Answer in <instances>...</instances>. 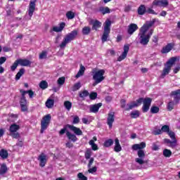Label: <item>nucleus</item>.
<instances>
[{"label":"nucleus","instance_id":"nucleus-47","mask_svg":"<svg viewBox=\"0 0 180 180\" xmlns=\"http://www.w3.org/2000/svg\"><path fill=\"white\" fill-rule=\"evenodd\" d=\"M113 146V141L112 139H108L104 142V147H110Z\"/></svg>","mask_w":180,"mask_h":180},{"label":"nucleus","instance_id":"nucleus-13","mask_svg":"<svg viewBox=\"0 0 180 180\" xmlns=\"http://www.w3.org/2000/svg\"><path fill=\"white\" fill-rule=\"evenodd\" d=\"M66 127H68V129H70V130L73 131V133H75L76 136H82V131L81 130V129L71 124H67Z\"/></svg>","mask_w":180,"mask_h":180},{"label":"nucleus","instance_id":"nucleus-39","mask_svg":"<svg viewBox=\"0 0 180 180\" xmlns=\"http://www.w3.org/2000/svg\"><path fill=\"white\" fill-rule=\"evenodd\" d=\"M23 74H25V69L24 68H21L19 70V72L17 73V75H15L16 81L20 79V77H22V75H23Z\"/></svg>","mask_w":180,"mask_h":180},{"label":"nucleus","instance_id":"nucleus-59","mask_svg":"<svg viewBox=\"0 0 180 180\" xmlns=\"http://www.w3.org/2000/svg\"><path fill=\"white\" fill-rule=\"evenodd\" d=\"M146 13H150V15H157V13H155V11H154V10H153L152 8H148L146 10Z\"/></svg>","mask_w":180,"mask_h":180},{"label":"nucleus","instance_id":"nucleus-32","mask_svg":"<svg viewBox=\"0 0 180 180\" xmlns=\"http://www.w3.org/2000/svg\"><path fill=\"white\" fill-rule=\"evenodd\" d=\"M82 33L84 36H88L91 33V27H84L82 30Z\"/></svg>","mask_w":180,"mask_h":180},{"label":"nucleus","instance_id":"nucleus-12","mask_svg":"<svg viewBox=\"0 0 180 180\" xmlns=\"http://www.w3.org/2000/svg\"><path fill=\"white\" fill-rule=\"evenodd\" d=\"M115 122V112H110L108 115L107 117V124L110 129H112L113 123Z\"/></svg>","mask_w":180,"mask_h":180},{"label":"nucleus","instance_id":"nucleus-36","mask_svg":"<svg viewBox=\"0 0 180 180\" xmlns=\"http://www.w3.org/2000/svg\"><path fill=\"white\" fill-rule=\"evenodd\" d=\"M175 105H178V103H176L174 101H169L167 104V110H169V112H171V110L174 109Z\"/></svg>","mask_w":180,"mask_h":180},{"label":"nucleus","instance_id":"nucleus-20","mask_svg":"<svg viewBox=\"0 0 180 180\" xmlns=\"http://www.w3.org/2000/svg\"><path fill=\"white\" fill-rule=\"evenodd\" d=\"M91 25L92 30H98L102 26V22L98 20H92Z\"/></svg>","mask_w":180,"mask_h":180},{"label":"nucleus","instance_id":"nucleus-27","mask_svg":"<svg viewBox=\"0 0 180 180\" xmlns=\"http://www.w3.org/2000/svg\"><path fill=\"white\" fill-rule=\"evenodd\" d=\"M66 136L69 140H71L73 143H75V141H77L78 138H77V136L74 134H71L70 131H66Z\"/></svg>","mask_w":180,"mask_h":180},{"label":"nucleus","instance_id":"nucleus-14","mask_svg":"<svg viewBox=\"0 0 180 180\" xmlns=\"http://www.w3.org/2000/svg\"><path fill=\"white\" fill-rule=\"evenodd\" d=\"M130 47L128 45L124 46V51L122 52V55L119 56L117 58V61H123L124 58L127 57V53H129Z\"/></svg>","mask_w":180,"mask_h":180},{"label":"nucleus","instance_id":"nucleus-10","mask_svg":"<svg viewBox=\"0 0 180 180\" xmlns=\"http://www.w3.org/2000/svg\"><path fill=\"white\" fill-rule=\"evenodd\" d=\"M143 103V98H139L136 101H134L129 104H127V107L125 108V110H131L134 108H137L140 106Z\"/></svg>","mask_w":180,"mask_h":180},{"label":"nucleus","instance_id":"nucleus-44","mask_svg":"<svg viewBox=\"0 0 180 180\" xmlns=\"http://www.w3.org/2000/svg\"><path fill=\"white\" fill-rule=\"evenodd\" d=\"M89 143L90 146H91V148L94 150V151H96V150H98V145L94 142V140L89 141Z\"/></svg>","mask_w":180,"mask_h":180},{"label":"nucleus","instance_id":"nucleus-15","mask_svg":"<svg viewBox=\"0 0 180 180\" xmlns=\"http://www.w3.org/2000/svg\"><path fill=\"white\" fill-rule=\"evenodd\" d=\"M174 46H175L174 43L167 44V46H164L162 49L161 50L162 54H167V53H169V51H171V50L174 49Z\"/></svg>","mask_w":180,"mask_h":180},{"label":"nucleus","instance_id":"nucleus-8","mask_svg":"<svg viewBox=\"0 0 180 180\" xmlns=\"http://www.w3.org/2000/svg\"><path fill=\"white\" fill-rule=\"evenodd\" d=\"M137 154L139 158L135 159L136 162H137V164H139V165H143V164H146L147 161L143 160V158H145L146 157V153H144V150H139Z\"/></svg>","mask_w":180,"mask_h":180},{"label":"nucleus","instance_id":"nucleus-31","mask_svg":"<svg viewBox=\"0 0 180 180\" xmlns=\"http://www.w3.org/2000/svg\"><path fill=\"white\" fill-rule=\"evenodd\" d=\"M8 155H9V153H8V150H6L5 149H1L0 150V157L3 160H6V158H8Z\"/></svg>","mask_w":180,"mask_h":180},{"label":"nucleus","instance_id":"nucleus-60","mask_svg":"<svg viewBox=\"0 0 180 180\" xmlns=\"http://www.w3.org/2000/svg\"><path fill=\"white\" fill-rule=\"evenodd\" d=\"M67 127H64L63 129H60V131H59L60 136H63V134H65V133H67V131H67Z\"/></svg>","mask_w":180,"mask_h":180},{"label":"nucleus","instance_id":"nucleus-2","mask_svg":"<svg viewBox=\"0 0 180 180\" xmlns=\"http://www.w3.org/2000/svg\"><path fill=\"white\" fill-rule=\"evenodd\" d=\"M91 75L94 82L93 83V86H96L98 84H101L103 81H105V70L98 68H94L91 71Z\"/></svg>","mask_w":180,"mask_h":180},{"label":"nucleus","instance_id":"nucleus-52","mask_svg":"<svg viewBox=\"0 0 180 180\" xmlns=\"http://www.w3.org/2000/svg\"><path fill=\"white\" fill-rule=\"evenodd\" d=\"M44 58H47V52L46 51H42L39 54V60H44Z\"/></svg>","mask_w":180,"mask_h":180},{"label":"nucleus","instance_id":"nucleus-1","mask_svg":"<svg viewBox=\"0 0 180 180\" xmlns=\"http://www.w3.org/2000/svg\"><path fill=\"white\" fill-rule=\"evenodd\" d=\"M155 23V21H147L140 29L139 33L138 34V39L139 40L140 44L142 46H147L151 39V36L154 33V30H148Z\"/></svg>","mask_w":180,"mask_h":180},{"label":"nucleus","instance_id":"nucleus-17","mask_svg":"<svg viewBox=\"0 0 180 180\" xmlns=\"http://www.w3.org/2000/svg\"><path fill=\"white\" fill-rule=\"evenodd\" d=\"M171 96H173L175 103H179L180 101V89L172 91Z\"/></svg>","mask_w":180,"mask_h":180},{"label":"nucleus","instance_id":"nucleus-56","mask_svg":"<svg viewBox=\"0 0 180 180\" xmlns=\"http://www.w3.org/2000/svg\"><path fill=\"white\" fill-rule=\"evenodd\" d=\"M98 96V94L96 92H92L90 95H89V98L90 99H91L92 101L96 99Z\"/></svg>","mask_w":180,"mask_h":180},{"label":"nucleus","instance_id":"nucleus-29","mask_svg":"<svg viewBox=\"0 0 180 180\" xmlns=\"http://www.w3.org/2000/svg\"><path fill=\"white\" fill-rule=\"evenodd\" d=\"M20 129V126L16 124H13L10 126L9 128V131L10 133H16L18 132V130Z\"/></svg>","mask_w":180,"mask_h":180},{"label":"nucleus","instance_id":"nucleus-30","mask_svg":"<svg viewBox=\"0 0 180 180\" xmlns=\"http://www.w3.org/2000/svg\"><path fill=\"white\" fill-rule=\"evenodd\" d=\"M85 73V67L82 65H80V68L75 76V78H79V77H82Z\"/></svg>","mask_w":180,"mask_h":180},{"label":"nucleus","instance_id":"nucleus-33","mask_svg":"<svg viewBox=\"0 0 180 180\" xmlns=\"http://www.w3.org/2000/svg\"><path fill=\"white\" fill-rule=\"evenodd\" d=\"M39 88H41V89H47V88H49V83H47L46 80H42L39 83Z\"/></svg>","mask_w":180,"mask_h":180},{"label":"nucleus","instance_id":"nucleus-21","mask_svg":"<svg viewBox=\"0 0 180 180\" xmlns=\"http://www.w3.org/2000/svg\"><path fill=\"white\" fill-rule=\"evenodd\" d=\"M138 29L139 27L137 26V25L131 23L128 27L127 32L129 34H133V33H134V32H136V30H137Z\"/></svg>","mask_w":180,"mask_h":180},{"label":"nucleus","instance_id":"nucleus-25","mask_svg":"<svg viewBox=\"0 0 180 180\" xmlns=\"http://www.w3.org/2000/svg\"><path fill=\"white\" fill-rule=\"evenodd\" d=\"M20 92L22 96H25L26 95V94H28L30 99H32L33 98V96H34V92L32 90L25 91L23 89H20Z\"/></svg>","mask_w":180,"mask_h":180},{"label":"nucleus","instance_id":"nucleus-50","mask_svg":"<svg viewBox=\"0 0 180 180\" xmlns=\"http://www.w3.org/2000/svg\"><path fill=\"white\" fill-rule=\"evenodd\" d=\"M10 136H11L13 139H20V134H19V132H13L10 134Z\"/></svg>","mask_w":180,"mask_h":180},{"label":"nucleus","instance_id":"nucleus-61","mask_svg":"<svg viewBox=\"0 0 180 180\" xmlns=\"http://www.w3.org/2000/svg\"><path fill=\"white\" fill-rule=\"evenodd\" d=\"M65 146L68 148H72V147H74V144H72V143H71L70 141H68L66 143Z\"/></svg>","mask_w":180,"mask_h":180},{"label":"nucleus","instance_id":"nucleus-26","mask_svg":"<svg viewBox=\"0 0 180 180\" xmlns=\"http://www.w3.org/2000/svg\"><path fill=\"white\" fill-rule=\"evenodd\" d=\"M121 150H122V146H120V142H119L118 139H115L114 151H115V153H120Z\"/></svg>","mask_w":180,"mask_h":180},{"label":"nucleus","instance_id":"nucleus-48","mask_svg":"<svg viewBox=\"0 0 180 180\" xmlns=\"http://www.w3.org/2000/svg\"><path fill=\"white\" fill-rule=\"evenodd\" d=\"M162 133H168L169 131V126L164 125L161 128Z\"/></svg>","mask_w":180,"mask_h":180},{"label":"nucleus","instance_id":"nucleus-58","mask_svg":"<svg viewBox=\"0 0 180 180\" xmlns=\"http://www.w3.org/2000/svg\"><path fill=\"white\" fill-rule=\"evenodd\" d=\"M78 123H79V117L75 116L74 118H73L72 124H78Z\"/></svg>","mask_w":180,"mask_h":180},{"label":"nucleus","instance_id":"nucleus-22","mask_svg":"<svg viewBox=\"0 0 180 180\" xmlns=\"http://www.w3.org/2000/svg\"><path fill=\"white\" fill-rule=\"evenodd\" d=\"M146 142L134 144L132 146V150H134L135 151H137V150H143V148H146Z\"/></svg>","mask_w":180,"mask_h":180},{"label":"nucleus","instance_id":"nucleus-43","mask_svg":"<svg viewBox=\"0 0 180 180\" xmlns=\"http://www.w3.org/2000/svg\"><path fill=\"white\" fill-rule=\"evenodd\" d=\"M20 106L27 105V101L26 100V97L22 96L20 101Z\"/></svg>","mask_w":180,"mask_h":180},{"label":"nucleus","instance_id":"nucleus-54","mask_svg":"<svg viewBox=\"0 0 180 180\" xmlns=\"http://www.w3.org/2000/svg\"><path fill=\"white\" fill-rule=\"evenodd\" d=\"M152 134H154V136H158V135H160V134H162V132L161 129H155L152 131Z\"/></svg>","mask_w":180,"mask_h":180},{"label":"nucleus","instance_id":"nucleus-19","mask_svg":"<svg viewBox=\"0 0 180 180\" xmlns=\"http://www.w3.org/2000/svg\"><path fill=\"white\" fill-rule=\"evenodd\" d=\"M19 65L22 67H30L32 62L27 59H18Z\"/></svg>","mask_w":180,"mask_h":180},{"label":"nucleus","instance_id":"nucleus-3","mask_svg":"<svg viewBox=\"0 0 180 180\" xmlns=\"http://www.w3.org/2000/svg\"><path fill=\"white\" fill-rule=\"evenodd\" d=\"M78 36V30H74L70 33L67 34L61 44H60V49L65 48V46L68 44V43H71L72 40H75L77 39V37Z\"/></svg>","mask_w":180,"mask_h":180},{"label":"nucleus","instance_id":"nucleus-63","mask_svg":"<svg viewBox=\"0 0 180 180\" xmlns=\"http://www.w3.org/2000/svg\"><path fill=\"white\" fill-rule=\"evenodd\" d=\"M5 61H6V58L1 57L0 58V65H2V64H4V63H5Z\"/></svg>","mask_w":180,"mask_h":180},{"label":"nucleus","instance_id":"nucleus-55","mask_svg":"<svg viewBox=\"0 0 180 180\" xmlns=\"http://www.w3.org/2000/svg\"><path fill=\"white\" fill-rule=\"evenodd\" d=\"M64 82H65V77H60L58 79V85H64Z\"/></svg>","mask_w":180,"mask_h":180},{"label":"nucleus","instance_id":"nucleus-64","mask_svg":"<svg viewBox=\"0 0 180 180\" xmlns=\"http://www.w3.org/2000/svg\"><path fill=\"white\" fill-rule=\"evenodd\" d=\"M179 71H180V65H179V66H176V67L174 69V74H177Z\"/></svg>","mask_w":180,"mask_h":180},{"label":"nucleus","instance_id":"nucleus-57","mask_svg":"<svg viewBox=\"0 0 180 180\" xmlns=\"http://www.w3.org/2000/svg\"><path fill=\"white\" fill-rule=\"evenodd\" d=\"M91 155H92L91 150H87L85 153V158L86 160H89L91 158Z\"/></svg>","mask_w":180,"mask_h":180},{"label":"nucleus","instance_id":"nucleus-35","mask_svg":"<svg viewBox=\"0 0 180 180\" xmlns=\"http://www.w3.org/2000/svg\"><path fill=\"white\" fill-rule=\"evenodd\" d=\"M99 11L103 15H106V13H110V9L109 7H101Z\"/></svg>","mask_w":180,"mask_h":180},{"label":"nucleus","instance_id":"nucleus-53","mask_svg":"<svg viewBox=\"0 0 180 180\" xmlns=\"http://www.w3.org/2000/svg\"><path fill=\"white\" fill-rule=\"evenodd\" d=\"M19 64V62L18 60H15L14 62V63L13 64V65H11V71H15V70H16V68H18V65Z\"/></svg>","mask_w":180,"mask_h":180},{"label":"nucleus","instance_id":"nucleus-11","mask_svg":"<svg viewBox=\"0 0 180 180\" xmlns=\"http://www.w3.org/2000/svg\"><path fill=\"white\" fill-rule=\"evenodd\" d=\"M153 5H155V6L167 8V6L169 5V3L168 2V0H155L153 2Z\"/></svg>","mask_w":180,"mask_h":180},{"label":"nucleus","instance_id":"nucleus-6","mask_svg":"<svg viewBox=\"0 0 180 180\" xmlns=\"http://www.w3.org/2000/svg\"><path fill=\"white\" fill-rule=\"evenodd\" d=\"M51 115L50 114L45 115L41 121V133H44V130H47V127L50 124Z\"/></svg>","mask_w":180,"mask_h":180},{"label":"nucleus","instance_id":"nucleus-9","mask_svg":"<svg viewBox=\"0 0 180 180\" xmlns=\"http://www.w3.org/2000/svg\"><path fill=\"white\" fill-rule=\"evenodd\" d=\"M36 2L37 0H30V4L28 6V15L31 18L33 16V13H34V11H36Z\"/></svg>","mask_w":180,"mask_h":180},{"label":"nucleus","instance_id":"nucleus-38","mask_svg":"<svg viewBox=\"0 0 180 180\" xmlns=\"http://www.w3.org/2000/svg\"><path fill=\"white\" fill-rule=\"evenodd\" d=\"M130 115L132 119H137V117H140V111L139 110L132 111Z\"/></svg>","mask_w":180,"mask_h":180},{"label":"nucleus","instance_id":"nucleus-37","mask_svg":"<svg viewBox=\"0 0 180 180\" xmlns=\"http://www.w3.org/2000/svg\"><path fill=\"white\" fill-rule=\"evenodd\" d=\"M8 171V167H6V164H2L1 165V168H0V174L1 175H4V174H6Z\"/></svg>","mask_w":180,"mask_h":180},{"label":"nucleus","instance_id":"nucleus-7","mask_svg":"<svg viewBox=\"0 0 180 180\" xmlns=\"http://www.w3.org/2000/svg\"><path fill=\"white\" fill-rule=\"evenodd\" d=\"M139 99H142V103L143 105L142 107V111L143 113H146L150 110V106H151V102H153V99L151 98H140Z\"/></svg>","mask_w":180,"mask_h":180},{"label":"nucleus","instance_id":"nucleus-23","mask_svg":"<svg viewBox=\"0 0 180 180\" xmlns=\"http://www.w3.org/2000/svg\"><path fill=\"white\" fill-rule=\"evenodd\" d=\"M164 141L167 146L169 147H172V148H174L176 146V140H169V139H165Z\"/></svg>","mask_w":180,"mask_h":180},{"label":"nucleus","instance_id":"nucleus-28","mask_svg":"<svg viewBox=\"0 0 180 180\" xmlns=\"http://www.w3.org/2000/svg\"><path fill=\"white\" fill-rule=\"evenodd\" d=\"M147 13V9L146 8V6L144 4H141L139 8H138V15H145Z\"/></svg>","mask_w":180,"mask_h":180},{"label":"nucleus","instance_id":"nucleus-40","mask_svg":"<svg viewBox=\"0 0 180 180\" xmlns=\"http://www.w3.org/2000/svg\"><path fill=\"white\" fill-rule=\"evenodd\" d=\"M163 155H164V157L169 158V157H171V155H172V152L169 149H165L163 150Z\"/></svg>","mask_w":180,"mask_h":180},{"label":"nucleus","instance_id":"nucleus-18","mask_svg":"<svg viewBox=\"0 0 180 180\" xmlns=\"http://www.w3.org/2000/svg\"><path fill=\"white\" fill-rule=\"evenodd\" d=\"M102 107V103H98L97 104L90 105V112L91 113H98L99 112V108Z\"/></svg>","mask_w":180,"mask_h":180},{"label":"nucleus","instance_id":"nucleus-34","mask_svg":"<svg viewBox=\"0 0 180 180\" xmlns=\"http://www.w3.org/2000/svg\"><path fill=\"white\" fill-rule=\"evenodd\" d=\"M46 106L49 109H51V108H53V106H54V100L48 99L46 102Z\"/></svg>","mask_w":180,"mask_h":180},{"label":"nucleus","instance_id":"nucleus-45","mask_svg":"<svg viewBox=\"0 0 180 180\" xmlns=\"http://www.w3.org/2000/svg\"><path fill=\"white\" fill-rule=\"evenodd\" d=\"M79 88H81V82H79L74 84V86L72 88V91H73V92H75V91H78Z\"/></svg>","mask_w":180,"mask_h":180},{"label":"nucleus","instance_id":"nucleus-42","mask_svg":"<svg viewBox=\"0 0 180 180\" xmlns=\"http://www.w3.org/2000/svg\"><path fill=\"white\" fill-rule=\"evenodd\" d=\"M66 18L69 20L74 19L75 18V13L72 11H68L66 13Z\"/></svg>","mask_w":180,"mask_h":180},{"label":"nucleus","instance_id":"nucleus-62","mask_svg":"<svg viewBox=\"0 0 180 180\" xmlns=\"http://www.w3.org/2000/svg\"><path fill=\"white\" fill-rule=\"evenodd\" d=\"M96 171H97L96 167H94L93 168H90L89 169V174H94V172H96Z\"/></svg>","mask_w":180,"mask_h":180},{"label":"nucleus","instance_id":"nucleus-46","mask_svg":"<svg viewBox=\"0 0 180 180\" xmlns=\"http://www.w3.org/2000/svg\"><path fill=\"white\" fill-rule=\"evenodd\" d=\"M89 95V92L88 91L84 90L82 92H80L79 94V98H86Z\"/></svg>","mask_w":180,"mask_h":180},{"label":"nucleus","instance_id":"nucleus-4","mask_svg":"<svg viewBox=\"0 0 180 180\" xmlns=\"http://www.w3.org/2000/svg\"><path fill=\"white\" fill-rule=\"evenodd\" d=\"M176 60V57H172L166 63L162 73V78H164L165 75H168L169 74V71H171V68H172V65L175 64Z\"/></svg>","mask_w":180,"mask_h":180},{"label":"nucleus","instance_id":"nucleus-24","mask_svg":"<svg viewBox=\"0 0 180 180\" xmlns=\"http://www.w3.org/2000/svg\"><path fill=\"white\" fill-rule=\"evenodd\" d=\"M65 27V22H61L59 25V27L55 26L53 27V31L56 32V33H58L60 32H63L64 30V28Z\"/></svg>","mask_w":180,"mask_h":180},{"label":"nucleus","instance_id":"nucleus-49","mask_svg":"<svg viewBox=\"0 0 180 180\" xmlns=\"http://www.w3.org/2000/svg\"><path fill=\"white\" fill-rule=\"evenodd\" d=\"M168 136L170 137L171 139L172 140H176V138H175V132L172 131H169L167 132Z\"/></svg>","mask_w":180,"mask_h":180},{"label":"nucleus","instance_id":"nucleus-51","mask_svg":"<svg viewBox=\"0 0 180 180\" xmlns=\"http://www.w3.org/2000/svg\"><path fill=\"white\" fill-rule=\"evenodd\" d=\"M151 113H158L160 112V108L153 106L150 108Z\"/></svg>","mask_w":180,"mask_h":180},{"label":"nucleus","instance_id":"nucleus-5","mask_svg":"<svg viewBox=\"0 0 180 180\" xmlns=\"http://www.w3.org/2000/svg\"><path fill=\"white\" fill-rule=\"evenodd\" d=\"M110 26H112V22L109 20H105L104 23V31L101 37L103 43L108 41V38L109 37V34H110Z\"/></svg>","mask_w":180,"mask_h":180},{"label":"nucleus","instance_id":"nucleus-16","mask_svg":"<svg viewBox=\"0 0 180 180\" xmlns=\"http://www.w3.org/2000/svg\"><path fill=\"white\" fill-rule=\"evenodd\" d=\"M38 160H39V165L40 167H41L42 168L44 167H46V164L47 163V157L46 156V155H44V153H41L39 158Z\"/></svg>","mask_w":180,"mask_h":180},{"label":"nucleus","instance_id":"nucleus-41","mask_svg":"<svg viewBox=\"0 0 180 180\" xmlns=\"http://www.w3.org/2000/svg\"><path fill=\"white\" fill-rule=\"evenodd\" d=\"M64 106L67 110H71V108H72V103L68 101L64 102Z\"/></svg>","mask_w":180,"mask_h":180}]
</instances>
